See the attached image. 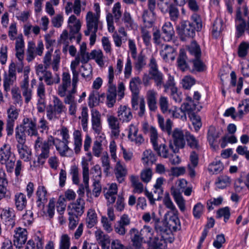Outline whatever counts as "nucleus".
I'll use <instances>...</instances> for the list:
<instances>
[{"instance_id": "c85d7f7f", "label": "nucleus", "mask_w": 249, "mask_h": 249, "mask_svg": "<svg viewBox=\"0 0 249 249\" xmlns=\"http://www.w3.org/2000/svg\"><path fill=\"white\" fill-rule=\"evenodd\" d=\"M142 18L145 27H151L156 20L155 11L147 9L143 10Z\"/></svg>"}, {"instance_id": "20e7f679", "label": "nucleus", "mask_w": 249, "mask_h": 249, "mask_svg": "<svg viewBox=\"0 0 249 249\" xmlns=\"http://www.w3.org/2000/svg\"><path fill=\"white\" fill-rule=\"evenodd\" d=\"M149 132L150 142L158 155L164 159L168 158V148L165 143L161 142L157 129L151 126L149 128Z\"/></svg>"}, {"instance_id": "49530a36", "label": "nucleus", "mask_w": 249, "mask_h": 249, "mask_svg": "<svg viewBox=\"0 0 249 249\" xmlns=\"http://www.w3.org/2000/svg\"><path fill=\"white\" fill-rule=\"evenodd\" d=\"M157 117L158 124L161 130L164 132H166L168 134L171 133L173 124L171 120L168 119L166 121L165 124H164V120L163 117L160 115H158Z\"/></svg>"}, {"instance_id": "4468645a", "label": "nucleus", "mask_w": 249, "mask_h": 249, "mask_svg": "<svg viewBox=\"0 0 249 249\" xmlns=\"http://www.w3.org/2000/svg\"><path fill=\"white\" fill-rule=\"evenodd\" d=\"M149 66L150 68L149 74L154 80L156 86L160 89L161 88L163 82V75L158 71V66L155 58L152 57L150 59Z\"/></svg>"}, {"instance_id": "7c9ffc66", "label": "nucleus", "mask_w": 249, "mask_h": 249, "mask_svg": "<svg viewBox=\"0 0 249 249\" xmlns=\"http://www.w3.org/2000/svg\"><path fill=\"white\" fill-rule=\"evenodd\" d=\"M114 173L117 181L119 183H121L125 180L127 170L124 165L122 164L120 161H118L115 167Z\"/></svg>"}, {"instance_id": "4c0bfd02", "label": "nucleus", "mask_w": 249, "mask_h": 249, "mask_svg": "<svg viewBox=\"0 0 249 249\" xmlns=\"http://www.w3.org/2000/svg\"><path fill=\"white\" fill-rule=\"evenodd\" d=\"M231 183V178L226 175L219 176L215 181L216 187L220 189H224L230 186Z\"/></svg>"}, {"instance_id": "a19ab883", "label": "nucleus", "mask_w": 249, "mask_h": 249, "mask_svg": "<svg viewBox=\"0 0 249 249\" xmlns=\"http://www.w3.org/2000/svg\"><path fill=\"white\" fill-rule=\"evenodd\" d=\"M196 101L194 100L191 97L187 96L186 98L185 102L181 105V108L188 114L194 113L197 105Z\"/></svg>"}, {"instance_id": "412c9836", "label": "nucleus", "mask_w": 249, "mask_h": 249, "mask_svg": "<svg viewBox=\"0 0 249 249\" xmlns=\"http://www.w3.org/2000/svg\"><path fill=\"white\" fill-rule=\"evenodd\" d=\"M155 229L157 232L161 236V238L165 239H171L170 235L172 231L169 229L165 222L160 221V219H158V221L155 222Z\"/></svg>"}, {"instance_id": "1a4fd4ad", "label": "nucleus", "mask_w": 249, "mask_h": 249, "mask_svg": "<svg viewBox=\"0 0 249 249\" xmlns=\"http://www.w3.org/2000/svg\"><path fill=\"white\" fill-rule=\"evenodd\" d=\"M17 142L16 147L20 159L28 162L32 159V150L26 144V140L15 138Z\"/></svg>"}, {"instance_id": "052dcab7", "label": "nucleus", "mask_w": 249, "mask_h": 249, "mask_svg": "<svg viewBox=\"0 0 249 249\" xmlns=\"http://www.w3.org/2000/svg\"><path fill=\"white\" fill-rule=\"evenodd\" d=\"M43 78L45 82L48 86H51L53 84H58L60 81V78L58 74H56V77L53 78L52 73L49 71H47L43 74Z\"/></svg>"}, {"instance_id": "4d7b16f0", "label": "nucleus", "mask_w": 249, "mask_h": 249, "mask_svg": "<svg viewBox=\"0 0 249 249\" xmlns=\"http://www.w3.org/2000/svg\"><path fill=\"white\" fill-rule=\"evenodd\" d=\"M73 139H74V151L76 154H78L82 147V138H81V132L79 130H76L73 132Z\"/></svg>"}, {"instance_id": "e433bc0d", "label": "nucleus", "mask_w": 249, "mask_h": 249, "mask_svg": "<svg viewBox=\"0 0 249 249\" xmlns=\"http://www.w3.org/2000/svg\"><path fill=\"white\" fill-rule=\"evenodd\" d=\"M85 204L83 198L78 197L76 201L71 204V209L69 213H72L75 214L81 215L84 213Z\"/></svg>"}, {"instance_id": "423d86ee", "label": "nucleus", "mask_w": 249, "mask_h": 249, "mask_svg": "<svg viewBox=\"0 0 249 249\" xmlns=\"http://www.w3.org/2000/svg\"><path fill=\"white\" fill-rule=\"evenodd\" d=\"M87 30L84 32L86 36H89L90 32H97L98 30H102L103 24L99 20V18L92 12L87 13L86 17Z\"/></svg>"}, {"instance_id": "a878e982", "label": "nucleus", "mask_w": 249, "mask_h": 249, "mask_svg": "<svg viewBox=\"0 0 249 249\" xmlns=\"http://www.w3.org/2000/svg\"><path fill=\"white\" fill-rule=\"evenodd\" d=\"M20 87L26 103H28L32 99V90L29 88V78L26 74L24 78L20 83Z\"/></svg>"}, {"instance_id": "39448f33", "label": "nucleus", "mask_w": 249, "mask_h": 249, "mask_svg": "<svg viewBox=\"0 0 249 249\" xmlns=\"http://www.w3.org/2000/svg\"><path fill=\"white\" fill-rule=\"evenodd\" d=\"M52 103L46 107V116L48 120L54 121L59 119L66 108L60 99L56 96H53Z\"/></svg>"}, {"instance_id": "2eb2a0df", "label": "nucleus", "mask_w": 249, "mask_h": 249, "mask_svg": "<svg viewBox=\"0 0 249 249\" xmlns=\"http://www.w3.org/2000/svg\"><path fill=\"white\" fill-rule=\"evenodd\" d=\"M28 232L24 228H16L14 230L13 242L14 246L18 249L22 248L27 239Z\"/></svg>"}, {"instance_id": "13d9d810", "label": "nucleus", "mask_w": 249, "mask_h": 249, "mask_svg": "<svg viewBox=\"0 0 249 249\" xmlns=\"http://www.w3.org/2000/svg\"><path fill=\"white\" fill-rule=\"evenodd\" d=\"M35 240L36 242V243L32 239L28 241L25 249H43V241L42 239L37 236L35 238Z\"/></svg>"}, {"instance_id": "72a5a7b5", "label": "nucleus", "mask_w": 249, "mask_h": 249, "mask_svg": "<svg viewBox=\"0 0 249 249\" xmlns=\"http://www.w3.org/2000/svg\"><path fill=\"white\" fill-rule=\"evenodd\" d=\"M119 120L112 115L107 116V121L109 128L111 130V134L114 136L117 137L120 134Z\"/></svg>"}, {"instance_id": "a18cd8bd", "label": "nucleus", "mask_w": 249, "mask_h": 249, "mask_svg": "<svg viewBox=\"0 0 249 249\" xmlns=\"http://www.w3.org/2000/svg\"><path fill=\"white\" fill-rule=\"evenodd\" d=\"M130 180L134 188L133 192L139 194L142 193L143 191V185L139 181V177L134 175H131Z\"/></svg>"}, {"instance_id": "ea45409f", "label": "nucleus", "mask_w": 249, "mask_h": 249, "mask_svg": "<svg viewBox=\"0 0 249 249\" xmlns=\"http://www.w3.org/2000/svg\"><path fill=\"white\" fill-rule=\"evenodd\" d=\"M162 33L164 35V40L170 41L175 35L173 26L170 22H166L162 27Z\"/></svg>"}, {"instance_id": "cd10ccee", "label": "nucleus", "mask_w": 249, "mask_h": 249, "mask_svg": "<svg viewBox=\"0 0 249 249\" xmlns=\"http://www.w3.org/2000/svg\"><path fill=\"white\" fill-rule=\"evenodd\" d=\"M53 146L54 145L56 150L59 152L60 156L64 157L66 156V153L70 150L68 146L69 142L62 141L59 139L56 138L53 136Z\"/></svg>"}, {"instance_id": "6e6d98bb", "label": "nucleus", "mask_w": 249, "mask_h": 249, "mask_svg": "<svg viewBox=\"0 0 249 249\" xmlns=\"http://www.w3.org/2000/svg\"><path fill=\"white\" fill-rule=\"evenodd\" d=\"M71 239L70 237L67 234H62L60 237L59 249H78L76 246L70 248Z\"/></svg>"}, {"instance_id": "f3484780", "label": "nucleus", "mask_w": 249, "mask_h": 249, "mask_svg": "<svg viewBox=\"0 0 249 249\" xmlns=\"http://www.w3.org/2000/svg\"><path fill=\"white\" fill-rule=\"evenodd\" d=\"M171 135L174 145L178 148H183L185 145V130L176 128L173 131L171 130V133L168 134Z\"/></svg>"}, {"instance_id": "8fccbe9b", "label": "nucleus", "mask_w": 249, "mask_h": 249, "mask_svg": "<svg viewBox=\"0 0 249 249\" xmlns=\"http://www.w3.org/2000/svg\"><path fill=\"white\" fill-rule=\"evenodd\" d=\"M169 229L174 231H177L181 229V225L179 219L178 217V214H173L168 223Z\"/></svg>"}, {"instance_id": "c9c22d12", "label": "nucleus", "mask_w": 249, "mask_h": 249, "mask_svg": "<svg viewBox=\"0 0 249 249\" xmlns=\"http://www.w3.org/2000/svg\"><path fill=\"white\" fill-rule=\"evenodd\" d=\"M117 190V186L116 183H112L108 189H104V196L110 204L115 202Z\"/></svg>"}, {"instance_id": "3c124183", "label": "nucleus", "mask_w": 249, "mask_h": 249, "mask_svg": "<svg viewBox=\"0 0 249 249\" xmlns=\"http://www.w3.org/2000/svg\"><path fill=\"white\" fill-rule=\"evenodd\" d=\"M16 158L15 154L1 161V164H5L6 171L9 173H13L14 170V166L16 165Z\"/></svg>"}, {"instance_id": "e2e57ef3", "label": "nucleus", "mask_w": 249, "mask_h": 249, "mask_svg": "<svg viewBox=\"0 0 249 249\" xmlns=\"http://www.w3.org/2000/svg\"><path fill=\"white\" fill-rule=\"evenodd\" d=\"M90 59L95 60L98 65L102 67L104 65L103 53L100 50H93L90 53Z\"/></svg>"}, {"instance_id": "09e8293b", "label": "nucleus", "mask_w": 249, "mask_h": 249, "mask_svg": "<svg viewBox=\"0 0 249 249\" xmlns=\"http://www.w3.org/2000/svg\"><path fill=\"white\" fill-rule=\"evenodd\" d=\"M83 169V182L85 186V190L87 192V195H88L89 193L90 192V190L89 185V164L85 162L82 164Z\"/></svg>"}, {"instance_id": "9d476101", "label": "nucleus", "mask_w": 249, "mask_h": 249, "mask_svg": "<svg viewBox=\"0 0 249 249\" xmlns=\"http://www.w3.org/2000/svg\"><path fill=\"white\" fill-rule=\"evenodd\" d=\"M53 49L51 48L47 51L44 56L43 62L46 67L49 68L52 65V69L53 71H57L59 68L60 62V54L58 50H55L53 56V59L51 63L52 53Z\"/></svg>"}, {"instance_id": "6e6552de", "label": "nucleus", "mask_w": 249, "mask_h": 249, "mask_svg": "<svg viewBox=\"0 0 249 249\" xmlns=\"http://www.w3.org/2000/svg\"><path fill=\"white\" fill-rule=\"evenodd\" d=\"M141 84V80L138 76L132 78L129 82V89L132 92L131 105L134 110H137L138 108L139 94Z\"/></svg>"}, {"instance_id": "bb28decb", "label": "nucleus", "mask_w": 249, "mask_h": 249, "mask_svg": "<svg viewBox=\"0 0 249 249\" xmlns=\"http://www.w3.org/2000/svg\"><path fill=\"white\" fill-rule=\"evenodd\" d=\"M108 89L107 95H117V90L116 84L114 82V70L112 66H109L108 71Z\"/></svg>"}, {"instance_id": "dca6fc26", "label": "nucleus", "mask_w": 249, "mask_h": 249, "mask_svg": "<svg viewBox=\"0 0 249 249\" xmlns=\"http://www.w3.org/2000/svg\"><path fill=\"white\" fill-rule=\"evenodd\" d=\"M160 9L162 13L168 12L169 14L170 19L176 22L179 16L178 9L174 3L170 2H165L161 4Z\"/></svg>"}, {"instance_id": "0e129e2a", "label": "nucleus", "mask_w": 249, "mask_h": 249, "mask_svg": "<svg viewBox=\"0 0 249 249\" xmlns=\"http://www.w3.org/2000/svg\"><path fill=\"white\" fill-rule=\"evenodd\" d=\"M87 226L89 228H92L97 222V216L95 211L93 209H89L87 213L86 218Z\"/></svg>"}, {"instance_id": "680f3d73", "label": "nucleus", "mask_w": 249, "mask_h": 249, "mask_svg": "<svg viewBox=\"0 0 249 249\" xmlns=\"http://www.w3.org/2000/svg\"><path fill=\"white\" fill-rule=\"evenodd\" d=\"M224 169L223 163L219 160H216L211 163L208 170L209 172L213 174H217L221 172Z\"/></svg>"}, {"instance_id": "69168bd1", "label": "nucleus", "mask_w": 249, "mask_h": 249, "mask_svg": "<svg viewBox=\"0 0 249 249\" xmlns=\"http://www.w3.org/2000/svg\"><path fill=\"white\" fill-rule=\"evenodd\" d=\"M14 154L11 151V146L4 143L0 148V162Z\"/></svg>"}, {"instance_id": "2f4dec72", "label": "nucleus", "mask_w": 249, "mask_h": 249, "mask_svg": "<svg viewBox=\"0 0 249 249\" xmlns=\"http://www.w3.org/2000/svg\"><path fill=\"white\" fill-rule=\"evenodd\" d=\"M15 50L16 57L20 61H22L24 58V41L21 34L17 38Z\"/></svg>"}, {"instance_id": "5701e85b", "label": "nucleus", "mask_w": 249, "mask_h": 249, "mask_svg": "<svg viewBox=\"0 0 249 249\" xmlns=\"http://www.w3.org/2000/svg\"><path fill=\"white\" fill-rule=\"evenodd\" d=\"M95 236L96 241L101 245L102 249H109L110 239L108 235L99 229L95 231Z\"/></svg>"}, {"instance_id": "f257e3e1", "label": "nucleus", "mask_w": 249, "mask_h": 249, "mask_svg": "<svg viewBox=\"0 0 249 249\" xmlns=\"http://www.w3.org/2000/svg\"><path fill=\"white\" fill-rule=\"evenodd\" d=\"M26 134L31 137L39 136L36 118L25 117L22 120V123L16 126L15 138L26 140Z\"/></svg>"}, {"instance_id": "338daca9", "label": "nucleus", "mask_w": 249, "mask_h": 249, "mask_svg": "<svg viewBox=\"0 0 249 249\" xmlns=\"http://www.w3.org/2000/svg\"><path fill=\"white\" fill-rule=\"evenodd\" d=\"M185 139L188 145L192 148L197 149L199 147L198 141L189 131L185 130Z\"/></svg>"}, {"instance_id": "aec40b11", "label": "nucleus", "mask_w": 249, "mask_h": 249, "mask_svg": "<svg viewBox=\"0 0 249 249\" xmlns=\"http://www.w3.org/2000/svg\"><path fill=\"white\" fill-rule=\"evenodd\" d=\"M92 129L97 134L101 133L102 126L101 123V114L95 109L91 110Z\"/></svg>"}, {"instance_id": "bf43d9fd", "label": "nucleus", "mask_w": 249, "mask_h": 249, "mask_svg": "<svg viewBox=\"0 0 249 249\" xmlns=\"http://www.w3.org/2000/svg\"><path fill=\"white\" fill-rule=\"evenodd\" d=\"M130 232L132 235L131 239L133 245L136 248L140 247L142 243L143 242V239L138 231L135 229H132Z\"/></svg>"}, {"instance_id": "c756f323", "label": "nucleus", "mask_w": 249, "mask_h": 249, "mask_svg": "<svg viewBox=\"0 0 249 249\" xmlns=\"http://www.w3.org/2000/svg\"><path fill=\"white\" fill-rule=\"evenodd\" d=\"M157 93L154 90L147 91L146 99L148 108L151 111L155 112L157 107Z\"/></svg>"}, {"instance_id": "473e14b6", "label": "nucleus", "mask_w": 249, "mask_h": 249, "mask_svg": "<svg viewBox=\"0 0 249 249\" xmlns=\"http://www.w3.org/2000/svg\"><path fill=\"white\" fill-rule=\"evenodd\" d=\"M14 201L18 211H21L26 207L27 200L25 195L22 193H16L14 195Z\"/></svg>"}, {"instance_id": "c03bdc74", "label": "nucleus", "mask_w": 249, "mask_h": 249, "mask_svg": "<svg viewBox=\"0 0 249 249\" xmlns=\"http://www.w3.org/2000/svg\"><path fill=\"white\" fill-rule=\"evenodd\" d=\"M142 160L144 164L148 165L157 160V156L151 149H147L143 151Z\"/></svg>"}, {"instance_id": "393cba45", "label": "nucleus", "mask_w": 249, "mask_h": 249, "mask_svg": "<svg viewBox=\"0 0 249 249\" xmlns=\"http://www.w3.org/2000/svg\"><path fill=\"white\" fill-rule=\"evenodd\" d=\"M130 224V220L126 214L123 215L120 220L118 221L114 225V230L115 232L120 235H124L125 234L126 230L125 226Z\"/></svg>"}, {"instance_id": "79ce46f5", "label": "nucleus", "mask_w": 249, "mask_h": 249, "mask_svg": "<svg viewBox=\"0 0 249 249\" xmlns=\"http://www.w3.org/2000/svg\"><path fill=\"white\" fill-rule=\"evenodd\" d=\"M171 194L180 211L184 212L186 210L185 202L179 190L175 189L172 191Z\"/></svg>"}, {"instance_id": "f704fd0d", "label": "nucleus", "mask_w": 249, "mask_h": 249, "mask_svg": "<svg viewBox=\"0 0 249 249\" xmlns=\"http://www.w3.org/2000/svg\"><path fill=\"white\" fill-rule=\"evenodd\" d=\"M160 54L165 61H167L169 59L173 61L175 59L176 50L169 45H165L160 51Z\"/></svg>"}, {"instance_id": "9b49d317", "label": "nucleus", "mask_w": 249, "mask_h": 249, "mask_svg": "<svg viewBox=\"0 0 249 249\" xmlns=\"http://www.w3.org/2000/svg\"><path fill=\"white\" fill-rule=\"evenodd\" d=\"M7 119L6 122V131L8 136L14 133L15 123L18 116V112L14 106H11L7 110Z\"/></svg>"}, {"instance_id": "0eeeda50", "label": "nucleus", "mask_w": 249, "mask_h": 249, "mask_svg": "<svg viewBox=\"0 0 249 249\" xmlns=\"http://www.w3.org/2000/svg\"><path fill=\"white\" fill-rule=\"evenodd\" d=\"M17 73L16 66L14 63H11L9 66L8 72H5L3 76V86L4 90L9 91L11 88L16 83Z\"/></svg>"}, {"instance_id": "4be33fe9", "label": "nucleus", "mask_w": 249, "mask_h": 249, "mask_svg": "<svg viewBox=\"0 0 249 249\" xmlns=\"http://www.w3.org/2000/svg\"><path fill=\"white\" fill-rule=\"evenodd\" d=\"M117 116L122 123H128L133 118L131 109L126 106H121L118 109Z\"/></svg>"}, {"instance_id": "603ef678", "label": "nucleus", "mask_w": 249, "mask_h": 249, "mask_svg": "<svg viewBox=\"0 0 249 249\" xmlns=\"http://www.w3.org/2000/svg\"><path fill=\"white\" fill-rule=\"evenodd\" d=\"M104 94H102L100 96L97 91L93 90L91 92L89 97L88 104L89 107L90 108H93L98 105L100 101V97H104Z\"/></svg>"}, {"instance_id": "f8f14e48", "label": "nucleus", "mask_w": 249, "mask_h": 249, "mask_svg": "<svg viewBox=\"0 0 249 249\" xmlns=\"http://www.w3.org/2000/svg\"><path fill=\"white\" fill-rule=\"evenodd\" d=\"M177 31L181 40H185L187 38L193 37L196 31L195 26L191 24L190 21H185L181 23L180 26L177 27Z\"/></svg>"}, {"instance_id": "5fc2aeb1", "label": "nucleus", "mask_w": 249, "mask_h": 249, "mask_svg": "<svg viewBox=\"0 0 249 249\" xmlns=\"http://www.w3.org/2000/svg\"><path fill=\"white\" fill-rule=\"evenodd\" d=\"M187 50L191 55L195 58L201 57V51L199 45L196 41H193L188 46Z\"/></svg>"}, {"instance_id": "f03ea898", "label": "nucleus", "mask_w": 249, "mask_h": 249, "mask_svg": "<svg viewBox=\"0 0 249 249\" xmlns=\"http://www.w3.org/2000/svg\"><path fill=\"white\" fill-rule=\"evenodd\" d=\"M52 135H48L45 140L38 136L34 142V149L38 153L37 162L39 165H43L47 159L50 156V149L53 147Z\"/></svg>"}, {"instance_id": "7ed1b4c3", "label": "nucleus", "mask_w": 249, "mask_h": 249, "mask_svg": "<svg viewBox=\"0 0 249 249\" xmlns=\"http://www.w3.org/2000/svg\"><path fill=\"white\" fill-rule=\"evenodd\" d=\"M243 15L248 17V20L246 21L243 19L242 15L241 9L238 7L236 10V17L235 19V28L236 30V37L239 38L245 32L249 35V17L248 16V8L247 5H244L242 8Z\"/></svg>"}, {"instance_id": "b1692460", "label": "nucleus", "mask_w": 249, "mask_h": 249, "mask_svg": "<svg viewBox=\"0 0 249 249\" xmlns=\"http://www.w3.org/2000/svg\"><path fill=\"white\" fill-rule=\"evenodd\" d=\"M71 83V75L69 72H64L62 74V84L57 89V93L61 97L65 96L67 89L70 86Z\"/></svg>"}, {"instance_id": "de8ad7c7", "label": "nucleus", "mask_w": 249, "mask_h": 249, "mask_svg": "<svg viewBox=\"0 0 249 249\" xmlns=\"http://www.w3.org/2000/svg\"><path fill=\"white\" fill-rule=\"evenodd\" d=\"M68 26L71 32L77 33L79 32L81 24L79 19H77L74 15L71 16L68 19Z\"/></svg>"}, {"instance_id": "a211bd4d", "label": "nucleus", "mask_w": 249, "mask_h": 249, "mask_svg": "<svg viewBox=\"0 0 249 249\" xmlns=\"http://www.w3.org/2000/svg\"><path fill=\"white\" fill-rule=\"evenodd\" d=\"M36 206L39 208H43L48 201V192L45 186L39 185L35 193Z\"/></svg>"}, {"instance_id": "6ab92c4d", "label": "nucleus", "mask_w": 249, "mask_h": 249, "mask_svg": "<svg viewBox=\"0 0 249 249\" xmlns=\"http://www.w3.org/2000/svg\"><path fill=\"white\" fill-rule=\"evenodd\" d=\"M128 138L138 146L141 145L144 142L142 134H138V128L136 125L131 124L129 126Z\"/></svg>"}, {"instance_id": "ddd939ff", "label": "nucleus", "mask_w": 249, "mask_h": 249, "mask_svg": "<svg viewBox=\"0 0 249 249\" xmlns=\"http://www.w3.org/2000/svg\"><path fill=\"white\" fill-rule=\"evenodd\" d=\"M35 47L36 44L34 41H30L28 42L26 60L28 62L32 61L36 55L41 56L42 55L44 50V45L42 41H38L36 52H35Z\"/></svg>"}, {"instance_id": "58836bf2", "label": "nucleus", "mask_w": 249, "mask_h": 249, "mask_svg": "<svg viewBox=\"0 0 249 249\" xmlns=\"http://www.w3.org/2000/svg\"><path fill=\"white\" fill-rule=\"evenodd\" d=\"M225 26L221 18H216L214 21L212 28V34L214 38L219 37L224 30Z\"/></svg>"}, {"instance_id": "864d4df0", "label": "nucleus", "mask_w": 249, "mask_h": 249, "mask_svg": "<svg viewBox=\"0 0 249 249\" xmlns=\"http://www.w3.org/2000/svg\"><path fill=\"white\" fill-rule=\"evenodd\" d=\"M1 218L6 221L10 222V224L13 227L15 224L14 218L15 217L14 211L13 209L8 208L3 209L1 213Z\"/></svg>"}, {"instance_id": "774afa93", "label": "nucleus", "mask_w": 249, "mask_h": 249, "mask_svg": "<svg viewBox=\"0 0 249 249\" xmlns=\"http://www.w3.org/2000/svg\"><path fill=\"white\" fill-rule=\"evenodd\" d=\"M153 172L151 168H145L142 169L140 173V178L141 180L144 183L149 182L152 178Z\"/></svg>"}, {"instance_id": "37998d69", "label": "nucleus", "mask_w": 249, "mask_h": 249, "mask_svg": "<svg viewBox=\"0 0 249 249\" xmlns=\"http://www.w3.org/2000/svg\"><path fill=\"white\" fill-rule=\"evenodd\" d=\"M187 59V57L185 51L183 49H181L177 59V64L178 68L183 71H186L189 68L188 65L186 61Z\"/></svg>"}]
</instances>
